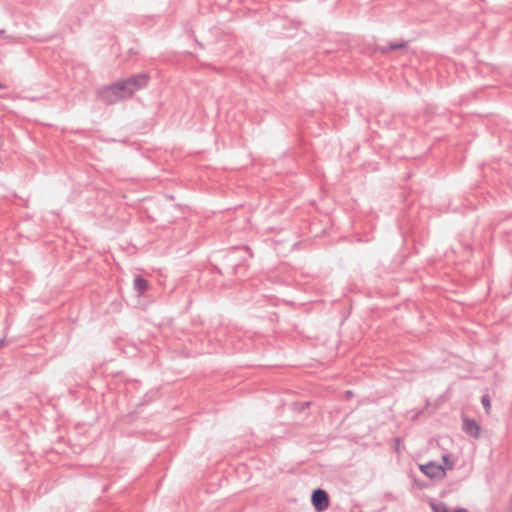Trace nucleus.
<instances>
[{"instance_id":"nucleus-13","label":"nucleus","mask_w":512,"mask_h":512,"mask_svg":"<svg viewBox=\"0 0 512 512\" xmlns=\"http://www.w3.org/2000/svg\"><path fill=\"white\" fill-rule=\"evenodd\" d=\"M4 33H5V30L4 29H0V35H2Z\"/></svg>"},{"instance_id":"nucleus-8","label":"nucleus","mask_w":512,"mask_h":512,"mask_svg":"<svg viewBox=\"0 0 512 512\" xmlns=\"http://www.w3.org/2000/svg\"><path fill=\"white\" fill-rule=\"evenodd\" d=\"M407 45H408L407 41H400V42H396V43H389L388 46L381 48V52L382 53H388V52L393 51V50L406 48Z\"/></svg>"},{"instance_id":"nucleus-2","label":"nucleus","mask_w":512,"mask_h":512,"mask_svg":"<svg viewBox=\"0 0 512 512\" xmlns=\"http://www.w3.org/2000/svg\"><path fill=\"white\" fill-rule=\"evenodd\" d=\"M126 84L130 93L133 95L134 92L147 86L149 81V75L146 73H139L129 76L126 79H122Z\"/></svg>"},{"instance_id":"nucleus-6","label":"nucleus","mask_w":512,"mask_h":512,"mask_svg":"<svg viewBox=\"0 0 512 512\" xmlns=\"http://www.w3.org/2000/svg\"><path fill=\"white\" fill-rule=\"evenodd\" d=\"M133 286L135 291H137L139 294H143L148 288V282L143 277L137 276L134 279Z\"/></svg>"},{"instance_id":"nucleus-7","label":"nucleus","mask_w":512,"mask_h":512,"mask_svg":"<svg viewBox=\"0 0 512 512\" xmlns=\"http://www.w3.org/2000/svg\"><path fill=\"white\" fill-rule=\"evenodd\" d=\"M115 89L119 91V94L122 98V100L130 98L132 94L130 93V90L127 88L126 84L123 80H119L115 82Z\"/></svg>"},{"instance_id":"nucleus-10","label":"nucleus","mask_w":512,"mask_h":512,"mask_svg":"<svg viewBox=\"0 0 512 512\" xmlns=\"http://www.w3.org/2000/svg\"><path fill=\"white\" fill-rule=\"evenodd\" d=\"M481 403L485 409V411L487 413H489L490 409H491V401H490V397L488 394H484L482 397H481Z\"/></svg>"},{"instance_id":"nucleus-3","label":"nucleus","mask_w":512,"mask_h":512,"mask_svg":"<svg viewBox=\"0 0 512 512\" xmlns=\"http://www.w3.org/2000/svg\"><path fill=\"white\" fill-rule=\"evenodd\" d=\"M312 505L316 511L322 512L329 506V496L323 489L317 488L312 492Z\"/></svg>"},{"instance_id":"nucleus-12","label":"nucleus","mask_w":512,"mask_h":512,"mask_svg":"<svg viewBox=\"0 0 512 512\" xmlns=\"http://www.w3.org/2000/svg\"><path fill=\"white\" fill-rule=\"evenodd\" d=\"M5 345V339H0V349Z\"/></svg>"},{"instance_id":"nucleus-9","label":"nucleus","mask_w":512,"mask_h":512,"mask_svg":"<svg viewBox=\"0 0 512 512\" xmlns=\"http://www.w3.org/2000/svg\"><path fill=\"white\" fill-rule=\"evenodd\" d=\"M431 509L433 512H451L444 502L431 503Z\"/></svg>"},{"instance_id":"nucleus-1","label":"nucleus","mask_w":512,"mask_h":512,"mask_svg":"<svg viewBox=\"0 0 512 512\" xmlns=\"http://www.w3.org/2000/svg\"><path fill=\"white\" fill-rule=\"evenodd\" d=\"M115 82L100 88L97 91L98 99L106 105H112L122 100L119 91L115 89Z\"/></svg>"},{"instance_id":"nucleus-5","label":"nucleus","mask_w":512,"mask_h":512,"mask_svg":"<svg viewBox=\"0 0 512 512\" xmlns=\"http://www.w3.org/2000/svg\"><path fill=\"white\" fill-rule=\"evenodd\" d=\"M463 430L469 436L477 439L480 436L481 428L475 420L470 419V418H464Z\"/></svg>"},{"instance_id":"nucleus-11","label":"nucleus","mask_w":512,"mask_h":512,"mask_svg":"<svg viewBox=\"0 0 512 512\" xmlns=\"http://www.w3.org/2000/svg\"><path fill=\"white\" fill-rule=\"evenodd\" d=\"M442 460L445 464V466H443L446 469H452L454 467V462L450 459V456L448 454H444L442 456Z\"/></svg>"},{"instance_id":"nucleus-14","label":"nucleus","mask_w":512,"mask_h":512,"mask_svg":"<svg viewBox=\"0 0 512 512\" xmlns=\"http://www.w3.org/2000/svg\"><path fill=\"white\" fill-rule=\"evenodd\" d=\"M2 87H3V86H2V84L0 83V88H2Z\"/></svg>"},{"instance_id":"nucleus-4","label":"nucleus","mask_w":512,"mask_h":512,"mask_svg":"<svg viewBox=\"0 0 512 512\" xmlns=\"http://www.w3.org/2000/svg\"><path fill=\"white\" fill-rule=\"evenodd\" d=\"M420 470L423 474H425L431 479H442L446 475L445 468L442 465L437 464L435 462H429L427 464L420 465Z\"/></svg>"}]
</instances>
